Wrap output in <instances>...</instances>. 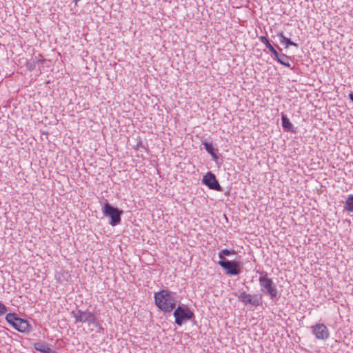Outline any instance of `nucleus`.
<instances>
[{
  "instance_id": "f257e3e1",
  "label": "nucleus",
  "mask_w": 353,
  "mask_h": 353,
  "mask_svg": "<svg viewBox=\"0 0 353 353\" xmlns=\"http://www.w3.org/2000/svg\"><path fill=\"white\" fill-rule=\"evenodd\" d=\"M154 299L156 305L164 313L172 312L176 305L174 293L168 290L155 292Z\"/></svg>"
},
{
  "instance_id": "f03ea898",
  "label": "nucleus",
  "mask_w": 353,
  "mask_h": 353,
  "mask_svg": "<svg viewBox=\"0 0 353 353\" xmlns=\"http://www.w3.org/2000/svg\"><path fill=\"white\" fill-rule=\"evenodd\" d=\"M259 278V283L261 291L270 296V299L274 300L278 295V291L272 279L268 277L266 272H261Z\"/></svg>"
},
{
  "instance_id": "7ed1b4c3",
  "label": "nucleus",
  "mask_w": 353,
  "mask_h": 353,
  "mask_svg": "<svg viewBox=\"0 0 353 353\" xmlns=\"http://www.w3.org/2000/svg\"><path fill=\"white\" fill-rule=\"evenodd\" d=\"M72 317L74 319V323H87L89 326L92 324H97V316L89 310H82L77 309L71 312Z\"/></svg>"
},
{
  "instance_id": "20e7f679",
  "label": "nucleus",
  "mask_w": 353,
  "mask_h": 353,
  "mask_svg": "<svg viewBox=\"0 0 353 353\" xmlns=\"http://www.w3.org/2000/svg\"><path fill=\"white\" fill-rule=\"evenodd\" d=\"M6 321L19 332H30L31 327L28 321L23 319L15 313H8L6 316Z\"/></svg>"
},
{
  "instance_id": "39448f33",
  "label": "nucleus",
  "mask_w": 353,
  "mask_h": 353,
  "mask_svg": "<svg viewBox=\"0 0 353 353\" xmlns=\"http://www.w3.org/2000/svg\"><path fill=\"white\" fill-rule=\"evenodd\" d=\"M103 214L105 216L110 218V224L115 226L120 223L123 211L111 205L109 203H105L102 208Z\"/></svg>"
},
{
  "instance_id": "423d86ee",
  "label": "nucleus",
  "mask_w": 353,
  "mask_h": 353,
  "mask_svg": "<svg viewBox=\"0 0 353 353\" xmlns=\"http://www.w3.org/2000/svg\"><path fill=\"white\" fill-rule=\"evenodd\" d=\"M174 316L175 318V323L178 325H181L194 317V313L188 306L179 305L174 312Z\"/></svg>"
},
{
  "instance_id": "0eeeda50",
  "label": "nucleus",
  "mask_w": 353,
  "mask_h": 353,
  "mask_svg": "<svg viewBox=\"0 0 353 353\" xmlns=\"http://www.w3.org/2000/svg\"><path fill=\"white\" fill-rule=\"evenodd\" d=\"M218 264L225 271L228 275H239L241 273V264L235 260H220Z\"/></svg>"
},
{
  "instance_id": "6e6552de",
  "label": "nucleus",
  "mask_w": 353,
  "mask_h": 353,
  "mask_svg": "<svg viewBox=\"0 0 353 353\" xmlns=\"http://www.w3.org/2000/svg\"><path fill=\"white\" fill-rule=\"evenodd\" d=\"M312 333L318 340L326 341L330 337V332L327 326L322 323H317L310 327Z\"/></svg>"
},
{
  "instance_id": "1a4fd4ad",
  "label": "nucleus",
  "mask_w": 353,
  "mask_h": 353,
  "mask_svg": "<svg viewBox=\"0 0 353 353\" xmlns=\"http://www.w3.org/2000/svg\"><path fill=\"white\" fill-rule=\"evenodd\" d=\"M238 299L245 305H252L254 307L259 306L262 304V295L254 294L251 295L247 294L245 292H242L238 296Z\"/></svg>"
},
{
  "instance_id": "9d476101",
  "label": "nucleus",
  "mask_w": 353,
  "mask_h": 353,
  "mask_svg": "<svg viewBox=\"0 0 353 353\" xmlns=\"http://www.w3.org/2000/svg\"><path fill=\"white\" fill-rule=\"evenodd\" d=\"M202 182L210 190L216 191H221L222 188L218 181L216 180V176L211 172H207L203 177Z\"/></svg>"
},
{
  "instance_id": "9b49d317",
  "label": "nucleus",
  "mask_w": 353,
  "mask_h": 353,
  "mask_svg": "<svg viewBox=\"0 0 353 353\" xmlns=\"http://www.w3.org/2000/svg\"><path fill=\"white\" fill-rule=\"evenodd\" d=\"M259 41L263 43L265 47L272 53L273 59L277 61L282 52V48L278 45L276 46V49L270 43L269 39L265 36H260L259 37Z\"/></svg>"
},
{
  "instance_id": "f8f14e48",
  "label": "nucleus",
  "mask_w": 353,
  "mask_h": 353,
  "mask_svg": "<svg viewBox=\"0 0 353 353\" xmlns=\"http://www.w3.org/2000/svg\"><path fill=\"white\" fill-rule=\"evenodd\" d=\"M202 144L204 146L205 150L211 155L212 159L214 161H216L218 159V150L213 147L211 142L204 141Z\"/></svg>"
},
{
  "instance_id": "ddd939ff",
  "label": "nucleus",
  "mask_w": 353,
  "mask_h": 353,
  "mask_svg": "<svg viewBox=\"0 0 353 353\" xmlns=\"http://www.w3.org/2000/svg\"><path fill=\"white\" fill-rule=\"evenodd\" d=\"M277 36L279 37L280 43L285 45V48H288L290 46L298 47V44L286 37L282 31L277 32Z\"/></svg>"
},
{
  "instance_id": "4468645a",
  "label": "nucleus",
  "mask_w": 353,
  "mask_h": 353,
  "mask_svg": "<svg viewBox=\"0 0 353 353\" xmlns=\"http://www.w3.org/2000/svg\"><path fill=\"white\" fill-rule=\"evenodd\" d=\"M292 61V57L288 56L285 54L281 53L279 59L276 61L285 67L290 68L291 70L294 69V67L291 66L290 62Z\"/></svg>"
},
{
  "instance_id": "2eb2a0df",
  "label": "nucleus",
  "mask_w": 353,
  "mask_h": 353,
  "mask_svg": "<svg viewBox=\"0 0 353 353\" xmlns=\"http://www.w3.org/2000/svg\"><path fill=\"white\" fill-rule=\"evenodd\" d=\"M56 279L58 282H68L71 279V275L68 270H61L56 274Z\"/></svg>"
},
{
  "instance_id": "dca6fc26",
  "label": "nucleus",
  "mask_w": 353,
  "mask_h": 353,
  "mask_svg": "<svg viewBox=\"0 0 353 353\" xmlns=\"http://www.w3.org/2000/svg\"><path fill=\"white\" fill-rule=\"evenodd\" d=\"M34 348L41 353H56L48 345L42 343H35Z\"/></svg>"
},
{
  "instance_id": "f3484780",
  "label": "nucleus",
  "mask_w": 353,
  "mask_h": 353,
  "mask_svg": "<svg viewBox=\"0 0 353 353\" xmlns=\"http://www.w3.org/2000/svg\"><path fill=\"white\" fill-rule=\"evenodd\" d=\"M281 124L283 128L287 132H292L293 131V125L290 122V119L288 118L287 115L282 113L281 114Z\"/></svg>"
},
{
  "instance_id": "a211bd4d",
  "label": "nucleus",
  "mask_w": 353,
  "mask_h": 353,
  "mask_svg": "<svg viewBox=\"0 0 353 353\" xmlns=\"http://www.w3.org/2000/svg\"><path fill=\"white\" fill-rule=\"evenodd\" d=\"M344 210L353 214V194H348L343 205Z\"/></svg>"
},
{
  "instance_id": "6ab92c4d",
  "label": "nucleus",
  "mask_w": 353,
  "mask_h": 353,
  "mask_svg": "<svg viewBox=\"0 0 353 353\" xmlns=\"http://www.w3.org/2000/svg\"><path fill=\"white\" fill-rule=\"evenodd\" d=\"M236 254V252L234 250L223 249V250H221L218 253V256L220 259V260H227L225 258V256L234 255Z\"/></svg>"
},
{
  "instance_id": "aec40b11",
  "label": "nucleus",
  "mask_w": 353,
  "mask_h": 353,
  "mask_svg": "<svg viewBox=\"0 0 353 353\" xmlns=\"http://www.w3.org/2000/svg\"><path fill=\"white\" fill-rule=\"evenodd\" d=\"M26 66L29 71H33L36 68L37 62L34 59L28 60L26 63Z\"/></svg>"
},
{
  "instance_id": "412c9836",
  "label": "nucleus",
  "mask_w": 353,
  "mask_h": 353,
  "mask_svg": "<svg viewBox=\"0 0 353 353\" xmlns=\"http://www.w3.org/2000/svg\"><path fill=\"white\" fill-rule=\"evenodd\" d=\"M134 150H143L146 152H148V148L147 147L145 146V145L143 143L142 141L139 140L137 141V144L135 145V146L134 147Z\"/></svg>"
},
{
  "instance_id": "4be33fe9",
  "label": "nucleus",
  "mask_w": 353,
  "mask_h": 353,
  "mask_svg": "<svg viewBox=\"0 0 353 353\" xmlns=\"http://www.w3.org/2000/svg\"><path fill=\"white\" fill-rule=\"evenodd\" d=\"M97 323L92 324V325L96 327L98 329L97 332L101 333L103 331V327H102V325L97 317Z\"/></svg>"
},
{
  "instance_id": "5701e85b",
  "label": "nucleus",
  "mask_w": 353,
  "mask_h": 353,
  "mask_svg": "<svg viewBox=\"0 0 353 353\" xmlns=\"http://www.w3.org/2000/svg\"><path fill=\"white\" fill-rule=\"evenodd\" d=\"M7 312V307L0 302V316L5 314Z\"/></svg>"
},
{
  "instance_id": "b1692460",
  "label": "nucleus",
  "mask_w": 353,
  "mask_h": 353,
  "mask_svg": "<svg viewBox=\"0 0 353 353\" xmlns=\"http://www.w3.org/2000/svg\"><path fill=\"white\" fill-rule=\"evenodd\" d=\"M45 59H37L35 60V61L37 62V64H43L45 63Z\"/></svg>"
},
{
  "instance_id": "393cba45",
  "label": "nucleus",
  "mask_w": 353,
  "mask_h": 353,
  "mask_svg": "<svg viewBox=\"0 0 353 353\" xmlns=\"http://www.w3.org/2000/svg\"><path fill=\"white\" fill-rule=\"evenodd\" d=\"M349 97H350V100L353 102V93L352 92H351L349 94Z\"/></svg>"
}]
</instances>
